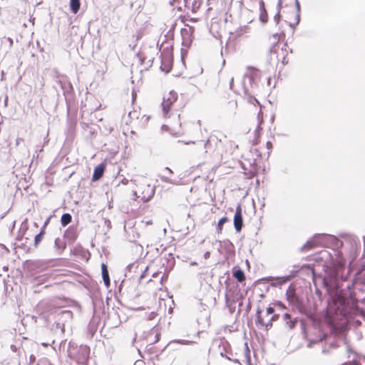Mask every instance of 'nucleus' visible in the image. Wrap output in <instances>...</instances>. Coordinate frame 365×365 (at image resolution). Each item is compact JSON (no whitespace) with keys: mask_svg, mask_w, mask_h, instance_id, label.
<instances>
[{"mask_svg":"<svg viewBox=\"0 0 365 365\" xmlns=\"http://www.w3.org/2000/svg\"><path fill=\"white\" fill-rule=\"evenodd\" d=\"M155 187H151L150 185H147L142 192L141 200L144 202H148L155 194Z\"/></svg>","mask_w":365,"mask_h":365,"instance_id":"4468645a","label":"nucleus"},{"mask_svg":"<svg viewBox=\"0 0 365 365\" xmlns=\"http://www.w3.org/2000/svg\"><path fill=\"white\" fill-rule=\"evenodd\" d=\"M243 226V219L242 214V207L239 205L236 207L234 216V227L237 232H240Z\"/></svg>","mask_w":365,"mask_h":365,"instance_id":"9d476101","label":"nucleus"},{"mask_svg":"<svg viewBox=\"0 0 365 365\" xmlns=\"http://www.w3.org/2000/svg\"><path fill=\"white\" fill-rule=\"evenodd\" d=\"M155 340L154 341V343H156V342H158L159 341V339H160V334H155Z\"/></svg>","mask_w":365,"mask_h":365,"instance_id":"e433bc0d","label":"nucleus"},{"mask_svg":"<svg viewBox=\"0 0 365 365\" xmlns=\"http://www.w3.org/2000/svg\"><path fill=\"white\" fill-rule=\"evenodd\" d=\"M54 251L56 255H61L66 248V242L63 239L57 237L54 241Z\"/></svg>","mask_w":365,"mask_h":365,"instance_id":"2eb2a0df","label":"nucleus"},{"mask_svg":"<svg viewBox=\"0 0 365 365\" xmlns=\"http://www.w3.org/2000/svg\"><path fill=\"white\" fill-rule=\"evenodd\" d=\"M46 224H47V222H45V224L43 226V227L41 228L40 232L38 235H36L34 237V247H36L39 245V243L41 242V240L44 236V234H45L44 229H45Z\"/></svg>","mask_w":365,"mask_h":365,"instance_id":"4be33fe9","label":"nucleus"},{"mask_svg":"<svg viewBox=\"0 0 365 365\" xmlns=\"http://www.w3.org/2000/svg\"><path fill=\"white\" fill-rule=\"evenodd\" d=\"M290 279V276H284V277H269L267 279V282L270 284L272 287H280L282 284H285Z\"/></svg>","mask_w":365,"mask_h":365,"instance_id":"9b49d317","label":"nucleus"},{"mask_svg":"<svg viewBox=\"0 0 365 365\" xmlns=\"http://www.w3.org/2000/svg\"><path fill=\"white\" fill-rule=\"evenodd\" d=\"M284 59H285V57H284V59H283V61H282V63H285V60H284Z\"/></svg>","mask_w":365,"mask_h":365,"instance_id":"5fc2aeb1","label":"nucleus"},{"mask_svg":"<svg viewBox=\"0 0 365 365\" xmlns=\"http://www.w3.org/2000/svg\"><path fill=\"white\" fill-rule=\"evenodd\" d=\"M195 143L194 142H186V143H185V144H187V145H188V144H190V143Z\"/></svg>","mask_w":365,"mask_h":365,"instance_id":"3c124183","label":"nucleus"},{"mask_svg":"<svg viewBox=\"0 0 365 365\" xmlns=\"http://www.w3.org/2000/svg\"><path fill=\"white\" fill-rule=\"evenodd\" d=\"M314 247V241H307L302 247V250H309Z\"/></svg>","mask_w":365,"mask_h":365,"instance_id":"c85d7f7f","label":"nucleus"},{"mask_svg":"<svg viewBox=\"0 0 365 365\" xmlns=\"http://www.w3.org/2000/svg\"><path fill=\"white\" fill-rule=\"evenodd\" d=\"M81 6L80 0H70V9L72 13L77 14Z\"/></svg>","mask_w":365,"mask_h":365,"instance_id":"5701e85b","label":"nucleus"},{"mask_svg":"<svg viewBox=\"0 0 365 365\" xmlns=\"http://www.w3.org/2000/svg\"><path fill=\"white\" fill-rule=\"evenodd\" d=\"M105 166L103 164H100L96 167L92 176L93 181L98 180L103 175Z\"/></svg>","mask_w":365,"mask_h":365,"instance_id":"a211bd4d","label":"nucleus"},{"mask_svg":"<svg viewBox=\"0 0 365 365\" xmlns=\"http://www.w3.org/2000/svg\"><path fill=\"white\" fill-rule=\"evenodd\" d=\"M317 342V340H311L307 344V347L311 348L312 347L313 344H316Z\"/></svg>","mask_w":365,"mask_h":365,"instance_id":"72a5a7b5","label":"nucleus"},{"mask_svg":"<svg viewBox=\"0 0 365 365\" xmlns=\"http://www.w3.org/2000/svg\"><path fill=\"white\" fill-rule=\"evenodd\" d=\"M364 252H365V241H364Z\"/></svg>","mask_w":365,"mask_h":365,"instance_id":"e2e57ef3","label":"nucleus"},{"mask_svg":"<svg viewBox=\"0 0 365 365\" xmlns=\"http://www.w3.org/2000/svg\"><path fill=\"white\" fill-rule=\"evenodd\" d=\"M282 6V0H279L278 1V6L280 8Z\"/></svg>","mask_w":365,"mask_h":365,"instance_id":"c03bdc74","label":"nucleus"},{"mask_svg":"<svg viewBox=\"0 0 365 365\" xmlns=\"http://www.w3.org/2000/svg\"><path fill=\"white\" fill-rule=\"evenodd\" d=\"M266 145H267V148L268 150H271L272 148V143L269 142V141L267 142Z\"/></svg>","mask_w":365,"mask_h":365,"instance_id":"f704fd0d","label":"nucleus"},{"mask_svg":"<svg viewBox=\"0 0 365 365\" xmlns=\"http://www.w3.org/2000/svg\"><path fill=\"white\" fill-rule=\"evenodd\" d=\"M363 282H364V284H365V272H364V274Z\"/></svg>","mask_w":365,"mask_h":365,"instance_id":"8fccbe9b","label":"nucleus"},{"mask_svg":"<svg viewBox=\"0 0 365 365\" xmlns=\"http://www.w3.org/2000/svg\"><path fill=\"white\" fill-rule=\"evenodd\" d=\"M185 341H183V340H178V343H180V344H185Z\"/></svg>","mask_w":365,"mask_h":365,"instance_id":"49530a36","label":"nucleus"},{"mask_svg":"<svg viewBox=\"0 0 365 365\" xmlns=\"http://www.w3.org/2000/svg\"><path fill=\"white\" fill-rule=\"evenodd\" d=\"M345 242L350 245L351 252H354L353 257H354L359 248V239L354 235H346L345 237Z\"/></svg>","mask_w":365,"mask_h":365,"instance_id":"f8f14e48","label":"nucleus"},{"mask_svg":"<svg viewBox=\"0 0 365 365\" xmlns=\"http://www.w3.org/2000/svg\"><path fill=\"white\" fill-rule=\"evenodd\" d=\"M283 320L289 329H293L295 327L297 324V319H292L289 314H284L283 315Z\"/></svg>","mask_w":365,"mask_h":365,"instance_id":"aec40b11","label":"nucleus"},{"mask_svg":"<svg viewBox=\"0 0 365 365\" xmlns=\"http://www.w3.org/2000/svg\"><path fill=\"white\" fill-rule=\"evenodd\" d=\"M89 327H90L91 329H96V327H95V324H94V322H90Z\"/></svg>","mask_w":365,"mask_h":365,"instance_id":"c9c22d12","label":"nucleus"},{"mask_svg":"<svg viewBox=\"0 0 365 365\" xmlns=\"http://www.w3.org/2000/svg\"><path fill=\"white\" fill-rule=\"evenodd\" d=\"M228 220L227 217H223L218 221L217 230V232H221L222 230L223 225Z\"/></svg>","mask_w":365,"mask_h":365,"instance_id":"cd10ccee","label":"nucleus"},{"mask_svg":"<svg viewBox=\"0 0 365 365\" xmlns=\"http://www.w3.org/2000/svg\"><path fill=\"white\" fill-rule=\"evenodd\" d=\"M101 274L105 285L109 287L110 285L109 274L106 265L103 263L101 264Z\"/></svg>","mask_w":365,"mask_h":365,"instance_id":"6ab92c4d","label":"nucleus"},{"mask_svg":"<svg viewBox=\"0 0 365 365\" xmlns=\"http://www.w3.org/2000/svg\"><path fill=\"white\" fill-rule=\"evenodd\" d=\"M233 276L240 282H242L245 279L244 272L241 269H237L233 271Z\"/></svg>","mask_w":365,"mask_h":365,"instance_id":"b1692460","label":"nucleus"},{"mask_svg":"<svg viewBox=\"0 0 365 365\" xmlns=\"http://www.w3.org/2000/svg\"><path fill=\"white\" fill-rule=\"evenodd\" d=\"M64 237L67 239L69 242H73L77 238L76 228L73 227H68L64 233Z\"/></svg>","mask_w":365,"mask_h":365,"instance_id":"dca6fc26","label":"nucleus"},{"mask_svg":"<svg viewBox=\"0 0 365 365\" xmlns=\"http://www.w3.org/2000/svg\"><path fill=\"white\" fill-rule=\"evenodd\" d=\"M259 71H254L250 75H245L244 77L243 81V87H244V93L245 95L248 98V101L250 103H254L256 102L259 104L258 101L252 96V93H254L255 91L258 88L259 84Z\"/></svg>","mask_w":365,"mask_h":365,"instance_id":"f03ea898","label":"nucleus"},{"mask_svg":"<svg viewBox=\"0 0 365 365\" xmlns=\"http://www.w3.org/2000/svg\"><path fill=\"white\" fill-rule=\"evenodd\" d=\"M207 255H209V252H206L205 257L207 256Z\"/></svg>","mask_w":365,"mask_h":365,"instance_id":"bf43d9fd","label":"nucleus"},{"mask_svg":"<svg viewBox=\"0 0 365 365\" xmlns=\"http://www.w3.org/2000/svg\"><path fill=\"white\" fill-rule=\"evenodd\" d=\"M56 89L59 87L64 96L71 93L73 91V86L66 76H58L56 84L53 86Z\"/></svg>","mask_w":365,"mask_h":365,"instance_id":"423d86ee","label":"nucleus"},{"mask_svg":"<svg viewBox=\"0 0 365 365\" xmlns=\"http://www.w3.org/2000/svg\"><path fill=\"white\" fill-rule=\"evenodd\" d=\"M165 171L169 172V174H172L173 173V170L170 168H169L168 167H166L165 168Z\"/></svg>","mask_w":365,"mask_h":365,"instance_id":"58836bf2","label":"nucleus"},{"mask_svg":"<svg viewBox=\"0 0 365 365\" xmlns=\"http://www.w3.org/2000/svg\"><path fill=\"white\" fill-rule=\"evenodd\" d=\"M349 269L340 262H334L327 267L323 284L331 302L329 303L328 314L333 320L348 319L357 312V301L354 297L352 279H349Z\"/></svg>","mask_w":365,"mask_h":365,"instance_id":"f257e3e1","label":"nucleus"},{"mask_svg":"<svg viewBox=\"0 0 365 365\" xmlns=\"http://www.w3.org/2000/svg\"><path fill=\"white\" fill-rule=\"evenodd\" d=\"M274 309L272 307H269L267 308L266 314L267 316L272 315L270 319L265 322L261 316L262 310L259 307L257 308L256 312V320L255 323L257 326H260L262 327H264L266 329H269L272 326V322L277 320L279 318L278 314H274Z\"/></svg>","mask_w":365,"mask_h":365,"instance_id":"7ed1b4c3","label":"nucleus"},{"mask_svg":"<svg viewBox=\"0 0 365 365\" xmlns=\"http://www.w3.org/2000/svg\"><path fill=\"white\" fill-rule=\"evenodd\" d=\"M133 195H134L135 196H137V192H133Z\"/></svg>","mask_w":365,"mask_h":365,"instance_id":"13d9d810","label":"nucleus"},{"mask_svg":"<svg viewBox=\"0 0 365 365\" xmlns=\"http://www.w3.org/2000/svg\"><path fill=\"white\" fill-rule=\"evenodd\" d=\"M170 133H171L172 135H176V136H179V135L181 134V133H179V132H177V133H171V132H170Z\"/></svg>","mask_w":365,"mask_h":365,"instance_id":"79ce46f5","label":"nucleus"},{"mask_svg":"<svg viewBox=\"0 0 365 365\" xmlns=\"http://www.w3.org/2000/svg\"><path fill=\"white\" fill-rule=\"evenodd\" d=\"M162 129H163V130H170L169 127H168V126H167V125H163L162 126Z\"/></svg>","mask_w":365,"mask_h":365,"instance_id":"a19ab883","label":"nucleus"},{"mask_svg":"<svg viewBox=\"0 0 365 365\" xmlns=\"http://www.w3.org/2000/svg\"><path fill=\"white\" fill-rule=\"evenodd\" d=\"M90 349L87 346H81L74 356V359L80 365H86L89 359Z\"/></svg>","mask_w":365,"mask_h":365,"instance_id":"0eeeda50","label":"nucleus"},{"mask_svg":"<svg viewBox=\"0 0 365 365\" xmlns=\"http://www.w3.org/2000/svg\"><path fill=\"white\" fill-rule=\"evenodd\" d=\"M269 81H270V78H267V83H269Z\"/></svg>","mask_w":365,"mask_h":365,"instance_id":"4d7b16f0","label":"nucleus"},{"mask_svg":"<svg viewBox=\"0 0 365 365\" xmlns=\"http://www.w3.org/2000/svg\"><path fill=\"white\" fill-rule=\"evenodd\" d=\"M190 21H195L196 20H195V19H192Z\"/></svg>","mask_w":365,"mask_h":365,"instance_id":"680f3d73","label":"nucleus"},{"mask_svg":"<svg viewBox=\"0 0 365 365\" xmlns=\"http://www.w3.org/2000/svg\"><path fill=\"white\" fill-rule=\"evenodd\" d=\"M322 352H323L324 354H325V353H326V350H325V349H324V350L322 351Z\"/></svg>","mask_w":365,"mask_h":365,"instance_id":"052dcab7","label":"nucleus"},{"mask_svg":"<svg viewBox=\"0 0 365 365\" xmlns=\"http://www.w3.org/2000/svg\"><path fill=\"white\" fill-rule=\"evenodd\" d=\"M233 83H234V78H232L230 81V87L231 89L232 88Z\"/></svg>","mask_w":365,"mask_h":365,"instance_id":"ea45409f","label":"nucleus"},{"mask_svg":"<svg viewBox=\"0 0 365 365\" xmlns=\"http://www.w3.org/2000/svg\"><path fill=\"white\" fill-rule=\"evenodd\" d=\"M160 68L163 71L168 73L172 68V60L170 54L162 55Z\"/></svg>","mask_w":365,"mask_h":365,"instance_id":"ddd939ff","label":"nucleus"},{"mask_svg":"<svg viewBox=\"0 0 365 365\" xmlns=\"http://www.w3.org/2000/svg\"><path fill=\"white\" fill-rule=\"evenodd\" d=\"M297 14L295 16V24H299L300 22V13H301V7L298 0H294Z\"/></svg>","mask_w":365,"mask_h":365,"instance_id":"a878e982","label":"nucleus"},{"mask_svg":"<svg viewBox=\"0 0 365 365\" xmlns=\"http://www.w3.org/2000/svg\"><path fill=\"white\" fill-rule=\"evenodd\" d=\"M72 217L69 213H64L61 218V223L62 226L66 227L71 221Z\"/></svg>","mask_w":365,"mask_h":365,"instance_id":"393cba45","label":"nucleus"},{"mask_svg":"<svg viewBox=\"0 0 365 365\" xmlns=\"http://www.w3.org/2000/svg\"><path fill=\"white\" fill-rule=\"evenodd\" d=\"M280 19V14L279 11L274 16V20L277 24L279 21Z\"/></svg>","mask_w":365,"mask_h":365,"instance_id":"473e14b6","label":"nucleus"},{"mask_svg":"<svg viewBox=\"0 0 365 365\" xmlns=\"http://www.w3.org/2000/svg\"><path fill=\"white\" fill-rule=\"evenodd\" d=\"M200 6V2L198 0H195L192 5V11L195 13Z\"/></svg>","mask_w":365,"mask_h":365,"instance_id":"2f4dec72","label":"nucleus"},{"mask_svg":"<svg viewBox=\"0 0 365 365\" xmlns=\"http://www.w3.org/2000/svg\"><path fill=\"white\" fill-rule=\"evenodd\" d=\"M259 20L263 24H265L267 22L268 20V15L265 9L264 2L263 0H259Z\"/></svg>","mask_w":365,"mask_h":365,"instance_id":"f3484780","label":"nucleus"},{"mask_svg":"<svg viewBox=\"0 0 365 365\" xmlns=\"http://www.w3.org/2000/svg\"><path fill=\"white\" fill-rule=\"evenodd\" d=\"M287 299L291 305L298 309L302 308V302L295 293V289L292 286H289L286 292Z\"/></svg>","mask_w":365,"mask_h":365,"instance_id":"1a4fd4ad","label":"nucleus"},{"mask_svg":"<svg viewBox=\"0 0 365 365\" xmlns=\"http://www.w3.org/2000/svg\"><path fill=\"white\" fill-rule=\"evenodd\" d=\"M61 317L65 320L71 319L73 317V312L70 310H63L61 312Z\"/></svg>","mask_w":365,"mask_h":365,"instance_id":"bb28decb","label":"nucleus"},{"mask_svg":"<svg viewBox=\"0 0 365 365\" xmlns=\"http://www.w3.org/2000/svg\"><path fill=\"white\" fill-rule=\"evenodd\" d=\"M141 270L143 269V272L140 274V277H139V281L140 282H141L143 279L145 278L146 277V274H147V272L148 270V267H141L140 268Z\"/></svg>","mask_w":365,"mask_h":365,"instance_id":"7c9ffc66","label":"nucleus"},{"mask_svg":"<svg viewBox=\"0 0 365 365\" xmlns=\"http://www.w3.org/2000/svg\"><path fill=\"white\" fill-rule=\"evenodd\" d=\"M314 241L322 245H331L333 249L336 250L342 247L343 242L340 241L336 236L326 234H317L314 236Z\"/></svg>","mask_w":365,"mask_h":365,"instance_id":"39448f33","label":"nucleus"},{"mask_svg":"<svg viewBox=\"0 0 365 365\" xmlns=\"http://www.w3.org/2000/svg\"><path fill=\"white\" fill-rule=\"evenodd\" d=\"M184 32L187 33V29H182V34H184Z\"/></svg>","mask_w":365,"mask_h":365,"instance_id":"09e8293b","label":"nucleus"},{"mask_svg":"<svg viewBox=\"0 0 365 365\" xmlns=\"http://www.w3.org/2000/svg\"><path fill=\"white\" fill-rule=\"evenodd\" d=\"M324 337H325V335H324V337H323V338H321V339L319 340V341H322V340H323V339H324Z\"/></svg>","mask_w":365,"mask_h":365,"instance_id":"603ef678","label":"nucleus"},{"mask_svg":"<svg viewBox=\"0 0 365 365\" xmlns=\"http://www.w3.org/2000/svg\"><path fill=\"white\" fill-rule=\"evenodd\" d=\"M160 180L163 181V182H168V183H170V184H173V185H176L177 182L170 179L168 176L167 175H160Z\"/></svg>","mask_w":365,"mask_h":365,"instance_id":"c756f323","label":"nucleus"},{"mask_svg":"<svg viewBox=\"0 0 365 365\" xmlns=\"http://www.w3.org/2000/svg\"><path fill=\"white\" fill-rule=\"evenodd\" d=\"M228 346L229 344L227 341H221L218 345V349L220 356L225 357L228 360L231 361L232 359L225 354L227 353V349Z\"/></svg>","mask_w":365,"mask_h":365,"instance_id":"412c9836","label":"nucleus"},{"mask_svg":"<svg viewBox=\"0 0 365 365\" xmlns=\"http://www.w3.org/2000/svg\"><path fill=\"white\" fill-rule=\"evenodd\" d=\"M220 143L215 135H210L205 143L202 140L197 141V147L200 150L199 152L202 151V154H212Z\"/></svg>","mask_w":365,"mask_h":365,"instance_id":"20e7f679","label":"nucleus"},{"mask_svg":"<svg viewBox=\"0 0 365 365\" xmlns=\"http://www.w3.org/2000/svg\"><path fill=\"white\" fill-rule=\"evenodd\" d=\"M176 1H177V0H172V1H170V4L171 5H173L174 2H175Z\"/></svg>","mask_w":365,"mask_h":365,"instance_id":"de8ad7c7","label":"nucleus"},{"mask_svg":"<svg viewBox=\"0 0 365 365\" xmlns=\"http://www.w3.org/2000/svg\"><path fill=\"white\" fill-rule=\"evenodd\" d=\"M189 30H190V31L191 33H192V32L194 31V28L190 26V27L189 28Z\"/></svg>","mask_w":365,"mask_h":365,"instance_id":"a18cd8bd","label":"nucleus"},{"mask_svg":"<svg viewBox=\"0 0 365 365\" xmlns=\"http://www.w3.org/2000/svg\"><path fill=\"white\" fill-rule=\"evenodd\" d=\"M260 130H262V128H261L260 125H259L257 126V129H256V132H258V131H259Z\"/></svg>","mask_w":365,"mask_h":365,"instance_id":"37998d69","label":"nucleus"},{"mask_svg":"<svg viewBox=\"0 0 365 365\" xmlns=\"http://www.w3.org/2000/svg\"><path fill=\"white\" fill-rule=\"evenodd\" d=\"M135 96V95H134V93H133V94H132L133 100L134 99Z\"/></svg>","mask_w":365,"mask_h":365,"instance_id":"864d4df0","label":"nucleus"},{"mask_svg":"<svg viewBox=\"0 0 365 365\" xmlns=\"http://www.w3.org/2000/svg\"><path fill=\"white\" fill-rule=\"evenodd\" d=\"M178 99V94L175 91H170L166 97L163 98L162 103L163 110L165 115H167L170 110L171 106Z\"/></svg>","mask_w":365,"mask_h":365,"instance_id":"6e6552de","label":"nucleus"},{"mask_svg":"<svg viewBox=\"0 0 365 365\" xmlns=\"http://www.w3.org/2000/svg\"><path fill=\"white\" fill-rule=\"evenodd\" d=\"M298 24H295V22L294 23H290L289 24V26L292 27L294 30L296 29V26H297Z\"/></svg>","mask_w":365,"mask_h":365,"instance_id":"4c0bfd02","label":"nucleus"},{"mask_svg":"<svg viewBox=\"0 0 365 365\" xmlns=\"http://www.w3.org/2000/svg\"><path fill=\"white\" fill-rule=\"evenodd\" d=\"M186 343H187V344H190V343H192V341H186Z\"/></svg>","mask_w":365,"mask_h":365,"instance_id":"6e6d98bb","label":"nucleus"}]
</instances>
